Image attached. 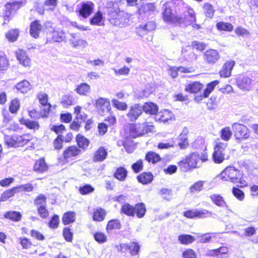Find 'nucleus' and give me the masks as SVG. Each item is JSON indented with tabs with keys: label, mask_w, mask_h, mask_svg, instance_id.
Returning a JSON list of instances; mask_svg holds the SVG:
<instances>
[{
	"label": "nucleus",
	"mask_w": 258,
	"mask_h": 258,
	"mask_svg": "<svg viewBox=\"0 0 258 258\" xmlns=\"http://www.w3.org/2000/svg\"><path fill=\"white\" fill-rule=\"evenodd\" d=\"M221 178L224 181H230L235 184H240V187L246 185L242 174L233 166L227 167L220 174Z\"/></svg>",
	"instance_id": "2"
},
{
	"label": "nucleus",
	"mask_w": 258,
	"mask_h": 258,
	"mask_svg": "<svg viewBox=\"0 0 258 258\" xmlns=\"http://www.w3.org/2000/svg\"><path fill=\"white\" fill-rule=\"evenodd\" d=\"M74 113L76 115V119L79 121L80 123L84 122L87 119V115L82 111V107L77 106L75 108Z\"/></svg>",
	"instance_id": "33"
},
{
	"label": "nucleus",
	"mask_w": 258,
	"mask_h": 258,
	"mask_svg": "<svg viewBox=\"0 0 258 258\" xmlns=\"http://www.w3.org/2000/svg\"><path fill=\"white\" fill-rule=\"evenodd\" d=\"M31 139V137L28 134L22 136L14 135L10 141L6 140V142L9 146H23L27 144Z\"/></svg>",
	"instance_id": "10"
},
{
	"label": "nucleus",
	"mask_w": 258,
	"mask_h": 258,
	"mask_svg": "<svg viewBox=\"0 0 258 258\" xmlns=\"http://www.w3.org/2000/svg\"><path fill=\"white\" fill-rule=\"evenodd\" d=\"M34 170L39 172L42 173L47 170V166L46 164L45 161L43 159H40L36 161L34 166Z\"/></svg>",
	"instance_id": "31"
},
{
	"label": "nucleus",
	"mask_w": 258,
	"mask_h": 258,
	"mask_svg": "<svg viewBox=\"0 0 258 258\" xmlns=\"http://www.w3.org/2000/svg\"><path fill=\"white\" fill-rule=\"evenodd\" d=\"M200 161V154L194 152L187 156L184 159L179 162L180 169L184 172L188 171L190 168L198 167V163Z\"/></svg>",
	"instance_id": "6"
},
{
	"label": "nucleus",
	"mask_w": 258,
	"mask_h": 258,
	"mask_svg": "<svg viewBox=\"0 0 258 258\" xmlns=\"http://www.w3.org/2000/svg\"><path fill=\"white\" fill-rule=\"evenodd\" d=\"M15 87L17 91L22 93H27L31 89L30 83L25 80L17 84Z\"/></svg>",
	"instance_id": "22"
},
{
	"label": "nucleus",
	"mask_w": 258,
	"mask_h": 258,
	"mask_svg": "<svg viewBox=\"0 0 258 258\" xmlns=\"http://www.w3.org/2000/svg\"><path fill=\"white\" fill-rule=\"evenodd\" d=\"M111 102L113 107L119 110L124 111L127 108V105L126 103L119 101L117 99H112Z\"/></svg>",
	"instance_id": "44"
},
{
	"label": "nucleus",
	"mask_w": 258,
	"mask_h": 258,
	"mask_svg": "<svg viewBox=\"0 0 258 258\" xmlns=\"http://www.w3.org/2000/svg\"><path fill=\"white\" fill-rule=\"evenodd\" d=\"M63 141L64 137L61 135H58L53 143L54 148L55 150H60L62 149Z\"/></svg>",
	"instance_id": "52"
},
{
	"label": "nucleus",
	"mask_w": 258,
	"mask_h": 258,
	"mask_svg": "<svg viewBox=\"0 0 258 258\" xmlns=\"http://www.w3.org/2000/svg\"><path fill=\"white\" fill-rule=\"evenodd\" d=\"M127 175V171L124 167L118 168L114 173V176L120 181L125 180Z\"/></svg>",
	"instance_id": "39"
},
{
	"label": "nucleus",
	"mask_w": 258,
	"mask_h": 258,
	"mask_svg": "<svg viewBox=\"0 0 258 258\" xmlns=\"http://www.w3.org/2000/svg\"><path fill=\"white\" fill-rule=\"evenodd\" d=\"M46 206H39L37 208L38 213L42 218H46L49 215V212L46 209Z\"/></svg>",
	"instance_id": "63"
},
{
	"label": "nucleus",
	"mask_w": 258,
	"mask_h": 258,
	"mask_svg": "<svg viewBox=\"0 0 258 258\" xmlns=\"http://www.w3.org/2000/svg\"><path fill=\"white\" fill-rule=\"evenodd\" d=\"M143 111L150 114H155L157 112V106L152 102H146L142 105Z\"/></svg>",
	"instance_id": "27"
},
{
	"label": "nucleus",
	"mask_w": 258,
	"mask_h": 258,
	"mask_svg": "<svg viewBox=\"0 0 258 258\" xmlns=\"http://www.w3.org/2000/svg\"><path fill=\"white\" fill-rule=\"evenodd\" d=\"M154 126L150 122L131 124L129 126V134L133 138H136L154 131Z\"/></svg>",
	"instance_id": "5"
},
{
	"label": "nucleus",
	"mask_w": 258,
	"mask_h": 258,
	"mask_svg": "<svg viewBox=\"0 0 258 258\" xmlns=\"http://www.w3.org/2000/svg\"><path fill=\"white\" fill-rule=\"evenodd\" d=\"M109 22L112 25L118 27L125 26L127 22V15L117 7L110 8L108 11Z\"/></svg>",
	"instance_id": "3"
},
{
	"label": "nucleus",
	"mask_w": 258,
	"mask_h": 258,
	"mask_svg": "<svg viewBox=\"0 0 258 258\" xmlns=\"http://www.w3.org/2000/svg\"><path fill=\"white\" fill-rule=\"evenodd\" d=\"M219 58V52L215 49L207 50L204 54V59L208 63H215Z\"/></svg>",
	"instance_id": "15"
},
{
	"label": "nucleus",
	"mask_w": 258,
	"mask_h": 258,
	"mask_svg": "<svg viewBox=\"0 0 258 258\" xmlns=\"http://www.w3.org/2000/svg\"><path fill=\"white\" fill-rule=\"evenodd\" d=\"M21 214L20 213L16 211H9L7 212L4 217L14 221H19L21 219Z\"/></svg>",
	"instance_id": "37"
},
{
	"label": "nucleus",
	"mask_w": 258,
	"mask_h": 258,
	"mask_svg": "<svg viewBox=\"0 0 258 258\" xmlns=\"http://www.w3.org/2000/svg\"><path fill=\"white\" fill-rule=\"evenodd\" d=\"M219 84L218 81H214L211 82L207 85L206 89L204 92V97L205 98L208 97L211 92L214 90L216 86Z\"/></svg>",
	"instance_id": "50"
},
{
	"label": "nucleus",
	"mask_w": 258,
	"mask_h": 258,
	"mask_svg": "<svg viewBox=\"0 0 258 258\" xmlns=\"http://www.w3.org/2000/svg\"><path fill=\"white\" fill-rule=\"evenodd\" d=\"M23 3L19 1H14L6 5V16L9 17L12 14L15 13L22 6Z\"/></svg>",
	"instance_id": "17"
},
{
	"label": "nucleus",
	"mask_w": 258,
	"mask_h": 258,
	"mask_svg": "<svg viewBox=\"0 0 258 258\" xmlns=\"http://www.w3.org/2000/svg\"><path fill=\"white\" fill-rule=\"evenodd\" d=\"M105 216V210L102 208H98L94 209L93 219L95 221H102L104 220Z\"/></svg>",
	"instance_id": "29"
},
{
	"label": "nucleus",
	"mask_w": 258,
	"mask_h": 258,
	"mask_svg": "<svg viewBox=\"0 0 258 258\" xmlns=\"http://www.w3.org/2000/svg\"><path fill=\"white\" fill-rule=\"evenodd\" d=\"M107 155V152L103 147H100L94 153L93 161L95 162H101L104 161Z\"/></svg>",
	"instance_id": "24"
},
{
	"label": "nucleus",
	"mask_w": 258,
	"mask_h": 258,
	"mask_svg": "<svg viewBox=\"0 0 258 258\" xmlns=\"http://www.w3.org/2000/svg\"><path fill=\"white\" fill-rule=\"evenodd\" d=\"M74 99L72 96L64 95L61 100V104L64 107H67L73 104Z\"/></svg>",
	"instance_id": "56"
},
{
	"label": "nucleus",
	"mask_w": 258,
	"mask_h": 258,
	"mask_svg": "<svg viewBox=\"0 0 258 258\" xmlns=\"http://www.w3.org/2000/svg\"><path fill=\"white\" fill-rule=\"evenodd\" d=\"M76 214L74 212H69L64 214L62 217V222L64 225L73 223L75 221Z\"/></svg>",
	"instance_id": "36"
},
{
	"label": "nucleus",
	"mask_w": 258,
	"mask_h": 258,
	"mask_svg": "<svg viewBox=\"0 0 258 258\" xmlns=\"http://www.w3.org/2000/svg\"><path fill=\"white\" fill-rule=\"evenodd\" d=\"M121 227V224L118 220L114 219L110 220L107 225L106 230L109 232L114 229H119Z\"/></svg>",
	"instance_id": "40"
},
{
	"label": "nucleus",
	"mask_w": 258,
	"mask_h": 258,
	"mask_svg": "<svg viewBox=\"0 0 258 258\" xmlns=\"http://www.w3.org/2000/svg\"><path fill=\"white\" fill-rule=\"evenodd\" d=\"M237 84L241 90L248 91L251 88V80L247 76H244L238 79Z\"/></svg>",
	"instance_id": "16"
},
{
	"label": "nucleus",
	"mask_w": 258,
	"mask_h": 258,
	"mask_svg": "<svg viewBox=\"0 0 258 258\" xmlns=\"http://www.w3.org/2000/svg\"><path fill=\"white\" fill-rule=\"evenodd\" d=\"M153 176L151 173H143L138 176V181L143 184H148L153 180Z\"/></svg>",
	"instance_id": "35"
},
{
	"label": "nucleus",
	"mask_w": 258,
	"mask_h": 258,
	"mask_svg": "<svg viewBox=\"0 0 258 258\" xmlns=\"http://www.w3.org/2000/svg\"><path fill=\"white\" fill-rule=\"evenodd\" d=\"M75 90L81 95H86L90 92V86L87 83H81L77 86Z\"/></svg>",
	"instance_id": "34"
},
{
	"label": "nucleus",
	"mask_w": 258,
	"mask_h": 258,
	"mask_svg": "<svg viewBox=\"0 0 258 258\" xmlns=\"http://www.w3.org/2000/svg\"><path fill=\"white\" fill-rule=\"evenodd\" d=\"M205 16L208 18H212L215 12L212 4L209 3H204L203 6Z\"/></svg>",
	"instance_id": "30"
},
{
	"label": "nucleus",
	"mask_w": 258,
	"mask_h": 258,
	"mask_svg": "<svg viewBox=\"0 0 258 258\" xmlns=\"http://www.w3.org/2000/svg\"><path fill=\"white\" fill-rule=\"evenodd\" d=\"M187 14H185L183 17L185 18V20H187L191 23H195L196 22V14L192 9H188L186 12Z\"/></svg>",
	"instance_id": "53"
},
{
	"label": "nucleus",
	"mask_w": 258,
	"mask_h": 258,
	"mask_svg": "<svg viewBox=\"0 0 258 258\" xmlns=\"http://www.w3.org/2000/svg\"><path fill=\"white\" fill-rule=\"evenodd\" d=\"M19 35L18 29H11L6 34V37L10 42H15L18 39Z\"/></svg>",
	"instance_id": "38"
},
{
	"label": "nucleus",
	"mask_w": 258,
	"mask_h": 258,
	"mask_svg": "<svg viewBox=\"0 0 258 258\" xmlns=\"http://www.w3.org/2000/svg\"><path fill=\"white\" fill-rule=\"evenodd\" d=\"M232 136V132L229 127L222 128L220 132L221 139L225 141L229 140Z\"/></svg>",
	"instance_id": "48"
},
{
	"label": "nucleus",
	"mask_w": 258,
	"mask_h": 258,
	"mask_svg": "<svg viewBox=\"0 0 258 258\" xmlns=\"http://www.w3.org/2000/svg\"><path fill=\"white\" fill-rule=\"evenodd\" d=\"M182 54L185 60L188 61L196 60L198 55L194 52L191 47L187 46L182 49Z\"/></svg>",
	"instance_id": "21"
},
{
	"label": "nucleus",
	"mask_w": 258,
	"mask_h": 258,
	"mask_svg": "<svg viewBox=\"0 0 258 258\" xmlns=\"http://www.w3.org/2000/svg\"><path fill=\"white\" fill-rule=\"evenodd\" d=\"M81 152V150L76 146L69 147L63 151V158L67 162H69L74 159V158L80 154Z\"/></svg>",
	"instance_id": "14"
},
{
	"label": "nucleus",
	"mask_w": 258,
	"mask_h": 258,
	"mask_svg": "<svg viewBox=\"0 0 258 258\" xmlns=\"http://www.w3.org/2000/svg\"><path fill=\"white\" fill-rule=\"evenodd\" d=\"M94 4L91 1H84L77 5V9L81 16L84 18L89 17L93 12Z\"/></svg>",
	"instance_id": "8"
},
{
	"label": "nucleus",
	"mask_w": 258,
	"mask_h": 258,
	"mask_svg": "<svg viewBox=\"0 0 258 258\" xmlns=\"http://www.w3.org/2000/svg\"><path fill=\"white\" fill-rule=\"evenodd\" d=\"M216 26L219 30L231 31L233 29V26L231 23L223 22L217 23Z\"/></svg>",
	"instance_id": "46"
},
{
	"label": "nucleus",
	"mask_w": 258,
	"mask_h": 258,
	"mask_svg": "<svg viewBox=\"0 0 258 258\" xmlns=\"http://www.w3.org/2000/svg\"><path fill=\"white\" fill-rule=\"evenodd\" d=\"M146 159L149 162H152V163H155L161 160L160 156L153 152H149L146 156Z\"/></svg>",
	"instance_id": "42"
},
{
	"label": "nucleus",
	"mask_w": 258,
	"mask_h": 258,
	"mask_svg": "<svg viewBox=\"0 0 258 258\" xmlns=\"http://www.w3.org/2000/svg\"><path fill=\"white\" fill-rule=\"evenodd\" d=\"M16 188L13 187L12 188L9 189L4 192L1 197L0 202H4L7 201L9 198L13 197L17 192Z\"/></svg>",
	"instance_id": "47"
},
{
	"label": "nucleus",
	"mask_w": 258,
	"mask_h": 258,
	"mask_svg": "<svg viewBox=\"0 0 258 258\" xmlns=\"http://www.w3.org/2000/svg\"><path fill=\"white\" fill-rule=\"evenodd\" d=\"M227 145L226 143L220 142L215 146L212 158L215 163H221L224 160L229 158V156L227 155Z\"/></svg>",
	"instance_id": "7"
},
{
	"label": "nucleus",
	"mask_w": 258,
	"mask_h": 258,
	"mask_svg": "<svg viewBox=\"0 0 258 258\" xmlns=\"http://www.w3.org/2000/svg\"><path fill=\"white\" fill-rule=\"evenodd\" d=\"M210 198L216 206L222 208H227L228 207L224 198L220 195L213 194L211 195Z\"/></svg>",
	"instance_id": "23"
},
{
	"label": "nucleus",
	"mask_w": 258,
	"mask_h": 258,
	"mask_svg": "<svg viewBox=\"0 0 258 258\" xmlns=\"http://www.w3.org/2000/svg\"><path fill=\"white\" fill-rule=\"evenodd\" d=\"M232 130L237 140L247 139L249 136L248 128L243 124L234 123L232 125Z\"/></svg>",
	"instance_id": "9"
},
{
	"label": "nucleus",
	"mask_w": 258,
	"mask_h": 258,
	"mask_svg": "<svg viewBox=\"0 0 258 258\" xmlns=\"http://www.w3.org/2000/svg\"><path fill=\"white\" fill-rule=\"evenodd\" d=\"M212 213L206 210H188L185 211L183 213V215L185 217L188 218H204L211 215Z\"/></svg>",
	"instance_id": "13"
},
{
	"label": "nucleus",
	"mask_w": 258,
	"mask_h": 258,
	"mask_svg": "<svg viewBox=\"0 0 258 258\" xmlns=\"http://www.w3.org/2000/svg\"><path fill=\"white\" fill-rule=\"evenodd\" d=\"M203 181H199L195 183L193 185H192L190 188L189 190L191 192H195L196 191H200L202 190L203 188Z\"/></svg>",
	"instance_id": "57"
},
{
	"label": "nucleus",
	"mask_w": 258,
	"mask_h": 258,
	"mask_svg": "<svg viewBox=\"0 0 258 258\" xmlns=\"http://www.w3.org/2000/svg\"><path fill=\"white\" fill-rule=\"evenodd\" d=\"M175 4H177L181 6L182 10H176L174 12H173L170 7L168 4L164 5V9L162 12L163 20L168 24H181L185 21V18L183 17L182 12H185L184 10L183 3L182 0H175Z\"/></svg>",
	"instance_id": "1"
},
{
	"label": "nucleus",
	"mask_w": 258,
	"mask_h": 258,
	"mask_svg": "<svg viewBox=\"0 0 258 258\" xmlns=\"http://www.w3.org/2000/svg\"><path fill=\"white\" fill-rule=\"evenodd\" d=\"M76 140L78 145L79 146V147L81 148L85 149L89 145V142L88 140L82 135H77Z\"/></svg>",
	"instance_id": "43"
},
{
	"label": "nucleus",
	"mask_w": 258,
	"mask_h": 258,
	"mask_svg": "<svg viewBox=\"0 0 258 258\" xmlns=\"http://www.w3.org/2000/svg\"><path fill=\"white\" fill-rule=\"evenodd\" d=\"M178 145L180 147V149H184L186 148L188 146V141L187 138L185 135L181 134L179 136V142Z\"/></svg>",
	"instance_id": "49"
},
{
	"label": "nucleus",
	"mask_w": 258,
	"mask_h": 258,
	"mask_svg": "<svg viewBox=\"0 0 258 258\" xmlns=\"http://www.w3.org/2000/svg\"><path fill=\"white\" fill-rule=\"evenodd\" d=\"M195 240V238L192 236L188 234L180 235L178 237V240L183 244L191 243Z\"/></svg>",
	"instance_id": "41"
},
{
	"label": "nucleus",
	"mask_w": 258,
	"mask_h": 258,
	"mask_svg": "<svg viewBox=\"0 0 258 258\" xmlns=\"http://www.w3.org/2000/svg\"><path fill=\"white\" fill-rule=\"evenodd\" d=\"M42 26L40 23V21L35 20L32 22L30 24V34L35 38H38L39 33L42 30Z\"/></svg>",
	"instance_id": "19"
},
{
	"label": "nucleus",
	"mask_w": 258,
	"mask_h": 258,
	"mask_svg": "<svg viewBox=\"0 0 258 258\" xmlns=\"http://www.w3.org/2000/svg\"><path fill=\"white\" fill-rule=\"evenodd\" d=\"M94 238L99 243H104L107 240V236L101 232L95 233L94 234Z\"/></svg>",
	"instance_id": "60"
},
{
	"label": "nucleus",
	"mask_w": 258,
	"mask_h": 258,
	"mask_svg": "<svg viewBox=\"0 0 258 258\" xmlns=\"http://www.w3.org/2000/svg\"><path fill=\"white\" fill-rule=\"evenodd\" d=\"M140 249V246L138 243L136 242H131L129 243V249L130 253L132 255L137 254Z\"/></svg>",
	"instance_id": "62"
},
{
	"label": "nucleus",
	"mask_w": 258,
	"mask_h": 258,
	"mask_svg": "<svg viewBox=\"0 0 258 258\" xmlns=\"http://www.w3.org/2000/svg\"><path fill=\"white\" fill-rule=\"evenodd\" d=\"M121 212L130 217H134L136 214L138 218H142L145 215L146 209L145 204L143 203L137 204L135 207L125 203L122 205Z\"/></svg>",
	"instance_id": "4"
},
{
	"label": "nucleus",
	"mask_w": 258,
	"mask_h": 258,
	"mask_svg": "<svg viewBox=\"0 0 258 258\" xmlns=\"http://www.w3.org/2000/svg\"><path fill=\"white\" fill-rule=\"evenodd\" d=\"M16 188V192L19 191H27L30 192L33 190V186L30 183H27L24 185H21L15 187Z\"/></svg>",
	"instance_id": "54"
},
{
	"label": "nucleus",
	"mask_w": 258,
	"mask_h": 258,
	"mask_svg": "<svg viewBox=\"0 0 258 258\" xmlns=\"http://www.w3.org/2000/svg\"><path fill=\"white\" fill-rule=\"evenodd\" d=\"M20 106L19 100L18 98H15L10 103L9 110L12 113H16L19 110Z\"/></svg>",
	"instance_id": "45"
},
{
	"label": "nucleus",
	"mask_w": 258,
	"mask_h": 258,
	"mask_svg": "<svg viewBox=\"0 0 258 258\" xmlns=\"http://www.w3.org/2000/svg\"><path fill=\"white\" fill-rule=\"evenodd\" d=\"M20 122L22 124L25 125L28 128L31 130H37L40 127L39 123L36 121L21 118L20 119Z\"/></svg>",
	"instance_id": "28"
},
{
	"label": "nucleus",
	"mask_w": 258,
	"mask_h": 258,
	"mask_svg": "<svg viewBox=\"0 0 258 258\" xmlns=\"http://www.w3.org/2000/svg\"><path fill=\"white\" fill-rule=\"evenodd\" d=\"M172 117V113L168 110L161 111L158 113L156 116L157 119L163 122H167L169 120L171 119Z\"/></svg>",
	"instance_id": "26"
},
{
	"label": "nucleus",
	"mask_w": 258,
	"mask_h": 258,
	"mask_svg": "<svg viewBox=\"0 0 258 258\" xmlns=\"http://www.w3.org/2000/svg\"><path fill=\"white\" fill-rule=\"evenodd\" d=\"M95 105L98 112L101 115L110 112L111 109L109 100L107 98H98L96 100Z\"/></svg>",
	"instance_id": "12"
},
{
	"label": "nucleus",
	"mask_w": 258,
	"mask_h": 258,
	"mask_svg": "<svg viewBox=\"0 0 258 258\" xmlns=\"http://www.w3.org/2000/svg\"><path fill=\"white\" fill-rule=\"evenodd\" d=\"M52 38L55 42H61L64 40L66 34L62 30L57 29L53 31Z\"/></svg>",
	"instance_id": "32"
},
{
	"label": "nucleus",
	"mask_w": 258,
	"mask_h": 258,
	"mask_svg": "<svg viewBox=\"0 0 258 258\" xmlns=\"http://www.w3.org/2000/svg\"><path fill=\"white\" fill-rule=\"evenodd\" d=\"M59 217L57 215H54L48 223L49 227L52 229L56 228L59 224Z\"/></svg>",
	"instance_id": "64"
},
{
	"label": "nucleus",
	"mask_w": 258,
	"mask_h": 258,
	"mask_svg": "<svg viewBox=\"0 0 258 258\" xmlns=\"http://www.w3.org/2000/svg\"><path fill=\"white\" fill-rule=\"evenodd\" d=\"M232 194L239 201H243L244 198V192L237 187H233Z\"/></svg>",
	"instance_id": "61"
},
{
	"label": "nucleus",
	"mask_w": 258,
	"mask_h": 258,
	"mask_svg": "<svg viewBox=\"0 0 258 258\" xmlns=\"http://www.w3.org/2000/svg\"><path fill=\"white\" fill-rule=\"evenodd\" d=\"M235 65V61L231 60L225 62L219 72L222 77L227 78L231 76V71Z\"/></svg>",
	"instance_id": "18"
},
{
	"label": "nucleus",
	"mask_w": 258,
	"mask_h": 258,
	"mask_svg": "<svg viewBox=\"0 0 258 258\" xmlns=\"http://www.w3.org/2000/svg\"><path fill=\"white\" fill-rule=\"evenodd\" d=\"M143 113L142 105L139 103L135 104L130 107L126 116L128 120L132 122H135Z\"/></svg>",
	"instance_id": "11"
},
{
	"label": "nucleus",
	"mask_w": 258,
	"mask_h": 258,
	"mask_svg": "<svg viewBox=\"0 0 258 258\" xmlns=\"http://www.w3.org/2000/svg\"><path fill=\"white\" fill-rule=\"evenodd\" d=\"M34 205L36 206L37 208L39 207V206H46V197L43 195H39L35 200L34 201Z\"/></svg>",
	"instance_id": "51"
},
{
	"label": "nucleus",
	"mask_w": 258,
	"mask_h": 258,
	"mask_svg": "<svg viewBox=\"0 0 258 258\" xmlns=\"http://www.w3.org/2000/svg\"><path fill=\"white\" fill-rule=\"evenodd\" d=\"M203 87V85L199 82H194L186 85L185 90L190 93H197Z\"/></svg>",
	"instance_id": "25"
},
{
	"label": "nucleus",
	"mask_w": 258,
	"mask_h": 258,
	"mask_svg": "<svg viewBox=\"0 0 258 258\" xmlns=\"http://www.w3.org/2000/svg\"><path fill=\"white\" fill-rule=\"evenodd\" d=\"M16 53L17 59L23 66L29 67L30 65V59L27 56L25 51L19 49Z\"/></svg>",
	"instance_id": "20"
},
{
	"label": "nucleus",
	"mask_w": 258,
	"mask_h": 258,
	"mask_svg": "<svg viewBox=\"0 0 258 258\" xmlns=\"http://www.w3.org/2000/svg\"><path fill=\"white\" fill-rule=\"evenodd\" d=\"M79 190L81 195H84L92 192L94 190V188L91 185L86 184L80 187Z\"/></svg>",
	"instance_id": "59"
},
{
	"label": "nucleus",
	"mask_w": 258,
	"mask_h": 258,
	"mask_svg": "<svg viewBox=\"0 0 258 258\" xmlns=\"http://www.w3.org/2000/svg\"><path fill=\"white\" fill-rule=\"evenodd\" d=\"M215 235V233H206L202 234L199 236V241L202 243H207L209 242L212 237H214Z\"/></svg>",
	"instance_id": "55"
},
{
	"label": "nucleus",
	"mask_w": 258,
	"mask_h": 258,
	"mask_svg": "<svg viewBox=\"0 0 258 258\" xmlns=\"http://www.w3.org/2000/svg\"><path fill=\"white\" fill-rule=\"evenodd\" d=\"M70 42L74 47L77 46H83L85 47L88 45L87 42L82 39H79L78 40L70 39Z\"/></svg>",
	"instance_id": "58"
}]
</instances>
